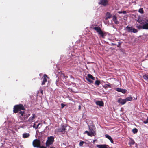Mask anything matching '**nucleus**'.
Segmentation results:
<instances>
[{
  "label": "nucleus",
  "mask_w": 148,
  "mask_h": 148,
  "mask_svg": "<svg viewBox=\"0 0 148 148\" xmlns=\"http://www.w3.org/2000/svg\"><path fill=\"white\" fill-rule=\"evenodd\" d=\"M25 108L22 104L15 105L13 108V112L14 113H16L21 110H24Z\"/></svg>",
  "instance_id": "nucleus-1"
},
{
  "label": "nucleus",
  "mask_w": 148,
  "mask_h": 148,
  "mask_svg": "<svg viewBox=\"0 0 148 148\" xmlns=\"http://www.w3.org/2000/svg\"><path fill=\"white\" fill-rule=\"evenodd\" d=\"M92 29L96 31L98 34L102 38H103L104 36V33L101 30V28L99 27H93Z\"/></svg>",
  "instance_id": "nucleus-2"
},
{
  "label": "nucleus",
  "mask_w": 148,
  "mask_h": 148,
  "mask_svg": "<svg viewBox=\"0 0 148 148\" xmlns=\"http://www.w3.org/2000/svg\"><path fill=\"white\" fill-rule=\"evenodd\" d=\"M54 141V138L53 136H51L48 138V139L46 142V145L47 147L53 144Z\"/></svg>",
  "instance_id": "nucleus-3"
},
{
  "label": "nucleus",
  "mask_w": 148,
  "mask_h": 148,
  "mask_svg": "<svg viewBox=\"0 0 148 148\" xmlns=\"http://www.w3.org/2000/svg\"><path fill=\"white\" fill-rule=\"evenodd\" d=\"M32 145L34 147L39 148L40 146V141L39 140L36 139L33 141Z\"/></svg>",
  "instance_id": "nucleus-4"
},
{
  "label": "nucleus",
  "mask_w": 148,
  "mask_h": 148,
  "mask_svg": "<svg viewBox=\"0 0 148 148\" xmlns=\"http://www.w3.org/2000/svg\"><path fill=\"white\" fill-rule=\"evenodd\" d=\"M126 29L127 31L129 32L136 33L138 32L136 29L134 28H132V27H130L128 26L126 27Z\"/></svg>",
  "instance_id": "nucleus-5"
},
{
  "label": "nucleus",
  "mask_w": 148,
  "mask_h": 148,
  "mask_svg": "<svg viewBox=\"0 0 148 148\" xmlns=\"http://www.w3.org/2000/svg\"><path fill=\"white\" fill-rule=\"evenodd\" d=\"M66 130V129L64 127V126H62L61 128H59L57 129L58 132H61L62 134L65 133Z\"/></svg>",
  "instance_id": "nucleus-6"
},
{
  "label": "nucleus",
  "mask_w": 148,
  "mask_h": 148,
  "mask_svg": "<svg viewBox=\"0 0 148 148\" xmlns=\"http://www.w3.org/2000/svg\"><path fill=\"white\" fill-rule=\"evenodd\" d=\"M42 78H43V81L42 82L41 85H44L45 83L47 82V78H49V77L46 74H45L42 77Z\"/></svg>",
  "instance_id": "nucleus-7"
},
{
  "label": "nucleus",
  "mask_w": 148,
  "mask_h": 148,
  "mask_svg": "<svg viewBox=\"0 0 148 148\" xmlns=\"http://www.w3.org/2000/svg\"><path fill=\"white\" fill-rule=\"evenodd\" d=\"M99 3L104 6H106L108 4V0H99Z\"/></svg>",
  "instance_id": "nucleus-8"
},
{
  "label": "nucleus",
  "mask_w": 148,
  "mask_h": 148,
  "mask_svg": "<svg viewBox=\"0 0 148 148\" xmlns=\"http://www.w3.org/2000/svg\"><path fill=\"white\" fill-rule=\"evenodd\" d=\"M32 116L30 117L28 119L27 121L30 123H32L34 121V120L36 118V116L34 114H32Z\"/></svg>",
  "instance_id": "nucleus-9"
},
{
  "label": "nucleus",
  "mask_w": 148,
  "mask_h": 148,
  "mask_svg": "<svg viewBox=\"0 0 148 148\" xmlns=\"http://www.w3.org/2000/svg\"><path fill=\"white\" fill-rule=\"evenodd\" d=\"M96 146L98 148H110V147L106 144L103 145H97Z\"/></svg>",
  "instance_id": "nucleus-10"
},
{
  "label": "nucleus",
  "mask_w": 148,
  "mask_h": 148,
  "mask_svg": "<svg viewBox=\"0 0 148 148\" xmlns=\"http://www.w3.org/2000/svg\"><path fill=\"white\" fill-rule=\"evenodd\" d=\"M118 102L121 105H124L126 103L125 99H122L121 98H120L118 99Z\"/></svg>",
  "instance_id": "nucleus-11"
},
{
  "label": "nucleus",
  "mask_w": 148,
  "mask_h": 148,
  "mask_svg": "<svg viewBox=\"0 0 148 148\" xmlns=\"http://www.w3.org/2000/svg\"><path fill=\"white\" fill-rule=\"evenodd\" d=\"M112 20L115 24L117 25L119 24V22L117 19V18L116 15H115L113 16Z\"/></svg>",
  "instance_id": "nucleus-12"
},
{
  "label": "nucleus",
  "mask_w": 148,
  "mask_h": 148,
  "mask_svg": "<svg viewBox=\"0 0 148 148\" xmlns=\"http://www.w3.org/2000/svg\"><path fill=\"white\" fill-rule=\"evenodd\" d=\"M112 16L110 12H107L106 14V18L105 19L106 20H107L108 19L110 18Z\"/></svg>",
  "instance_id": "nucleus-13"
},
{
  "label": "nucleus",
  "mask_w": 148,
  "mask_h": 148,
  "mask_svg": "<svg viewBox=\"0 0 148 148\" xmlns=\"http://www.w3.org/2000/svg\"><path fill=\"white\" fill-rule=\"evenodd\" d=\"M96 103L97 105H99L101 106H104V103L102 101H97L96 102Z\"/></svg>",
  "instance_id": "nucleus-14"
},
{
  "label": "nucleus",
  "mask_w": 148,
  "mask_h": 148,
  "mask_svg": "<svg viewBox=\"0 0 148 148\" xmlns=\"http://www.w3.org/2000/svg\"><path fill=\"white\" fill-rule=\"evenodd\" d=\"M105 136L106 137L108 138L110 141L112 143H114V141L112 138L110 136L107 134H106Z\"/></svg>",
  "instance_id": "nucleus-15"
},
{
  "label": "nucleus",
  "mask_w": 148,
  "mask_h": 148,
  "mask_svg": "<svg viewBox=\"0 0 148 148\" xmlns=\"http://www.w3.org/2000/svg\"><path fill=\"white\" fill-rule=\"evenodd\" d=\"M142 29H148V23L144 24L142 26Z\"/></svg>",
  "instance_id": "nucleus-16"
},
{
  "label": "nucleus",
  "mask_w": 148,
  "mask_h": 148,
  "mask_svg": "<svg viewBox=\"0 0 148 148\" xmlns=\"http://www.w3.org/2000/svg\"><path fill=\"white\" fill-rule=\"evenodd\" d=\"M89 135H88V136H89L90 137H92V136H95L96 135V133L94 131H93L92 132L91 131V132H89Z\"/></svg>",
  "instance_id": "nucleus-17"
},
{
  "label": "nucleus",
  "mask_w": 148,
  "mask_h": 148,
  "mask_svg": "<svg viewBox=\"0 0 148 148\" xmlns=\"http://www.w3.org/2000/svg\"><path fill=\"white\" fill-rule=\"evenodd\" d=\"M86 77L88 78V79H91L92 80H95V78L91 74H88L87 77Z\"/></svg>",
  "instance_id": "nucleus-18"
},
{
  "label": "nucleus",
  "mask_w": 148,
  "mask_h": 148,
  "mask_svg": "<svg viewBox=\"0 0 148 148\" xmlns=\"http://www.w3.org/2000/svg\"><path fill=\"white\" fill-rule=\"evenodd\" d=\"M30 136V134L29 133H25L23 134V138H25L28 137Z\"/></svg>",
  "instance_id": "nucleus-19"
},
{
  "label": "nucleus",
  "mask_w": 148,
  "mask_h": 148,
  "mask_svg": "<svg viewBox=\"0 0 148 148\" xmlns=\"http://www.w3.org/2000/svg\"><path fill=\"white\" fill-rule=\"evenodd\" d=\"M126 102L129 101H131L132 100V97L131 96H130L125 99Z\"/></svg>",
  "instance_id": "nucleus-20"
},
{
  "label": "nucleus",
  "mask_w": 148,
  "mask_h": 148,
  "mask_svg": "<svg viewBox=\"0 0 148 148\" xmlns=\"http://www.w3.org/2000/svg\"><path fill=\"white\" fill-rule=\"evenodd\" d=\"M18 113L19 114H21V116L22 117H24L25 116V111H20Z\"/></svg>",
  "instance_id": "nucleus-21"
},
{
  "label": "nucleus",
  "mask_w": 148,
  "mask_h": 148,
  "mask_svg": "<svg viewBox=\"0 0 148 148\" xmlns=\"http://www.w3.org/2000/svg\"><path fill=\"white\" fill-rule=\"evenodd\" d=\"M143 77L145 79L148 81V75H145L143 76Z\"/></svg>",
  "instance_id": "nucleus-22"
},
{
  "label": "nucleus",
  "mask_w": 148,
  "mask_h": 148,
  "mask_svg": "<svg viewBox=\"0 0 148 148\" xmlns=\"http://www.w3.org/2000/svg\"><path fill=\"white\" fill-rule=\"evenodd\" d=\"M132 132L134 134H135L138 132V130L136 128H134L132 130Z\"/></svg>",
  "instance_id": "nucleus-23"
},
{
  "label": "nucleus",
  "mask_w": 148,
  "mask_h": 148,
  "mask_svg": "<svg viewBox=\"0 0 148 148\" xmlns=\"http://www.w3.org/2000/svg\"><path fill=\"white\" fill-rule=\"evenodd\" d=\"M100 83V81L99 80H97L95 82V84L97 86H99V85Z\"/></svg>",
  "instance_id": "nucleus-24"
},
{
  "label": "nucleus",
  "mask_w": 148,
  "mask_h": 148,
  "mask_svg": "<svg viewBox=\"0 0 148 148\" xmlns=\"http://www.w3.org/2000/svg\"><path fill=\"white\" fill-rule=\"evenodd\" d=\"M138 12L141 14L144 13V11L142 8H141L139 9Z\"/></svg>",
  "instance_id": "nucleus-25"
},
{
  "label": "nucleus",
  "mask_w": 148,
  "mask_h": 148,
  "mask_svg": "<svg viewBox=\"0 0 148 148\" xmlns=\"http://www.w3.org/2000/svg\"><path fill=\"white\" fill-rule=\"evenodd\" d=\"M89 129L90 132H91V131L92 132L93 131H94L95 132V129L93 128V127H92L91 128L90 127H89Z\"/></svg>",
  "instance_id": "nucleus-26"
},
{
  "label": "nucleus",
  "mask_w": 148,
  "mask_h": 148,
  "mask_svg": "<svg viewBox=\"0 0 148 148\" xmlns=\"http://www.w3.org/2000/svg\"><path fill=\"white\" fill-rule=\"evenodd\" d=\"M105 86H106V87L107 88L108 87L111 88V87L110 84V83H108V84H105Z\"/></svg>",
  "instance_id": "nucleus-27"
},
{
  "label": "nucleus",
  "mask_w": 148,
  "mask_h": 148,
  "mask_svg": "<svg viewBox=\"0 0 148 148\" xmlns=\"http://www.w3.org/2000/svg\"><path fill=\"white\" fill-rule=\"evenodd\" d=\"M122 89H121V88H116V90L117 91H118V92H121V90H122Z\"/></svg>",
  "instance_id": "nucleus-28"
},
{
  "label": "nucleus",
  "mask_w": 148,
  "mask_h": 148,
  "mask_svg": "<svg viewBox=\"0 0 148 148\" xmlns=\"http://www.w3.org/2000/svg\"><path fill=\"white\" fill-rule=\"evenodd\" d=\"M86 79L90 83H92L93 82V81L91 80L90 79H88V78L86 77Z\"/></svg>",
  "instance_id": "nucleus-29"
},
{
  "label": "nucleus",
  "mask_w": 148,
  "mask_h": 148,
  "mask_svg": "<svg viewBox=\"0 0 148 148\" xmlns=\"http://www.w3.org/2000/svg\"><path fill=\"white\" fill-rule=\"evenodd\" d=\"M127 91V90L125 89H122V90L121 91V92H122L123 93L125 94L126 93Z\"/></svg>",
  "instance_id": "nucleus-30"
},
{
  "label": "nucleus",
  "mask_w": 148,
  "mask_h": 148,
  "mask_svg": "<svg viewBox=\"0 0 148 148\" xmlns=\"http://www.w3.org/2000/svg\"><path fill=\"white\" fill-rule=\"evenodd\" d=\"M143 123L145 124L148 123V117H147V119L146 120L143 121Z\"/></svg>",
  "instance_id": "nucleus-31"
},
{
  "label": "nucleus",
  "mask_w": 148,
  "mask_h": 148,
  "mask_svg": "<svg viewBox=\"0 0 148 148\" xmlns=\"http://www.w3.org/2000/svg\"><path fill=\"white\" fill-rule=\"evenodd\" d=\"M84 143V142L83 141H80L79 142V145L80 146H82L83 145Z\"/></svg>",
  "instance_id": "nucleus-32"
},
{
  "label": "nucleus",
  "mask_w": 148,
  "mask_h": 148,
  "mask_svg": "<svg viewBox=\"0 0 148 148\" xmlns=\"http://www.w3.org/2000/svg\"><path fill=\"white\" fill-rule=\"evenodd\" d=\"M137 27L140 29H142V26H141L139 25H138Z\"/></svg>",
  "instance_id": "nucleus-33"
},
{
  "label": "nucleus",
  "mask_w": 148,
  "mask_h": 148,
  "mask_svg": "<svg viewBox=\"0 0 148 148\" xmlns=\"http://www.w3.org/2000/svg\"><path fill=\"white\" fill-rule=\"evenodd\" d=\"M135 141L133 140H132L131 142V143H130V144H131V145H134L135 144Z\"/></svg>",
  "instance_id": "nucleus-34"
},
{
  "label": "nucleus",
  "mask_w": 148,
  "mask_h": 148,
  "mask_svg": "<svg viewBox=\"0 0 148 148\" xmlns=\"http://www.w3.org/2000/svg\"><path fill=\"white\" fill-rule=\"evenodd\" d=\"M89 132L88 131H86L85 132H84V134L87 133V134L88 135H89Z\"/></svg>",
  "instance_id": "nucleus-35"
},
{
  "label": "nucleus",
  "mask_w": 148,
  "mask_h": 148,
  "mask_svg": "<svg viewBox=\"0 0 148 148\" xmlns=\"http://www.w3.org/2000/svg\"><path fill=\"white\" fill-rule=\"evenodd\" d=\"M40 124V123H39L38 124V125H37V126H36V128H35V129H37V128H38V127L39 126V125Z\"/></svg>",
  "instance_id": "nucleus-36"
},
{
  "label": "nucleus",
  "mask_w": 148,
  "mask_h": 148,
  "mask_svg": "<svg viewBox=\"0 0 148 148\" xmlns=\"http://www.w3.org/2000/svg\"><path fill=\"white\" fill-rule=\"evenodd\" d=\"M127 12L125 11H122V13H123L124 14H126Z\"/></svg>",
  "instance_id": "nucleus-37"
},
{
  "label": "nucleus",
  "mask_w": 148,
  "mask_h": 148,
  "mask_svg": "<svg viewBox=\"0 0 148 148\" xmlns=\"http://www.w3.org/2000/svg\"><path fill=\"white\" fill-rule=\"evenodd\" d=\"M61 105L62 108H63L65 106V105L63 103H62L61 104Z\"/></svg>",
  "instance_id": "nucleus-38"
},
{
  "label": "nucleus",
  "mask_w": 148,
  "mask_h": 148,
  "mask_svg": "<svg viewBox=\"0 0 148 148\" xmlns=\"http://www.w3.org/2000/svg\"><path fill=\"white\" fill-rule=\"evenodd\" d=\"M39 148H47V147H45L44 146H40V147Z\"/></svg>",
  "instance_id": "nucleus-39"
},
{
  "label": "nucleus",
  "mask_w": 148,
  "mask_h": 148,
  "mask_svg": "<svg viewBox=\"0 0 148 148\" xmlns=\"http://www.w3.org/2000/svg\"><path fill=\"white\" fill-rule=\"evenodd\" d=\"M63 75L65 79L68 78V76H65L64 74H63Z\"/></svg>",
  "instance_id": "nucleus-40"
},
{
  "label": "nucleus",
  "mask_w": 148,
  "mask_h": 148,
  "mask_svg": "<svg viewBox=\"0 0 148 148\" xmlns=\"http://www.w3.org/2000/svg\"><path fill=\"white\" fill-rule=\"evenodd\" d=\"M36 125V124L34 123V124L33 125V128H35H35H36V127L35 126Z\"/></svg>",
  "instance_id": "nucleus-41"
},
{
  "label": "nucleus",
  "mask_w": 148,
  "mask_h": 148,
  "mask_svg": "<svg viewBox=\"0 0 148 148\" xmlns=\"http://www.w3.org/2000/svg\"><path fill=\"white\" fill-rule=\"evenodd\" d=\"M40 93L42 95L43 94V91L42 90H40Z\"/></svg>",
  "instance_id": "nucleus-42"
},
{
  "label": "nucleus",
  "mask_w": 148,
  "mask_h": 148,
  "mask_svg": "<svg viewBox=\"0 0 148 148\" xmlns=\"http://www.w3.org/2000/svg\"><path fill=\"white\" fill-rule=\"evenodd\" d=\"M122 11H119L118 12V13L119 14H121L122 13Z\"/></svg>",
  "instance_id": "nucleus-43"
},
{
  "label": "nucleus",
  "mask_w": 148,
  "mask_h": 148,
  "mask_svg": "<svg viewBox=\"0 0 148 148\" xmlns=\"http://www.w3.org/2000/svg\"><path fill=\"white\" fill-rule=\"evenodd\" d=\"M137 21L138 22L140 23L141 24V21H140V20H137Z\"/></svg>",
  "instance_id": "nucleus-44"
},
{
  "label": "nucleus",
  "mask_w": 148,
  "mask_h": 148,
  "mask_svg": "<svg viewBox=\"0 0 148 148\" xmlns=\"http://www.w3.org/2000/svg\"><path fill=\"white\" fill-rule=\"evenodd\" d=\"M112 45H116V44H114L112 43Z\"/></svg>",
  "instance_id": "nucleus-45"
},
{
  "label": "nucleus",
  "mask_w": 148,
  "mask_h": 148,
  "mask_svg": "<svg viewBox=\"0 0 148 148\" xmlns=\"http://www.w3.org/2000/svg\"><path fill=\"white\" fill-rule=\"evenodd\" d=\"M28 116H26V117H25L24 118V119L25 120L26 119H27V118H28Z\"/></svg>",
  "instance_id": "nucleus-46"
},
{
  "label": "nucleus",
  "mask_w": 148,
  "mask_h": 148,
  "mask_svg": "<svg viewBox=\"0 0 148 148\" xmlns=\"http://www.w3.org/2000/svg\"><path fill=\"white\" fill-rule=\"evenodd\" d=\"M120 44H119L118 45H117V47H120Z\"/></svg>",
  "instance_id": "nucleus-47"
},
{
  "label": "nucleus",
  "mask_w": 148,
  "mask_h": 148,
  "mask_svg": "<svg viewBox=\"0 0 148 148\" xmlns=\"http://www.w3.org/2000/svg\"><path fill=\"white\" fill-rule=\"evenodd\" d=\"M79 109H80V108H81V106H79Z\"/></svg>",
  "instance_id": "nucleus-48"
},
{
  "label": "nucleus",
  "mask_w": 148,
  "mask_h": 148,
  "mask_svg": "<svg viewBox=\"0 0 148 148\" xmlns=\"http://www.w3.org/2000/svg\"><path fill=\"white\" fill-rule=\"evenodd\" d=\"M30 114H28V116H27L29 117V116H30Z\"/></svg>",
  "instance_id": "nucleus-49"
},
{
  "label": "nucleus",
  "mask_w": 148,
  "mask_h": 148,
  "mask_svg": "<svg viewBox=\"0 0 148 148\" xmlns=\"http://www.w3.org/2000/svg\"><path fill=\"white\" fill-rule=\"evenodd\" d=\"M50 148H55L54 147H51Z\"/></svg>",
  "instance_id": "nucleus-50"
},
{
  "label": "nucleus",
  "mask_w": 148,
  "mask_h": 148,
  "mask_svg": "<svg viewBox=\"0 0 148 148\" xmlns=\"http://www.w3.org/2000/svg\"><path fill=\"white\" fill-rule=\"evenodd\" d=\"M95 140H93V142H94H94H95Z\"/></svg>",
  "instance_id": "nucleus-51"
},
{
  "label": "nucleus",
  "mask_w": 148,
  "mask_h": 148,
  "mask_svg": "<svg viewBox=\"0 0 148 148\" xmlns=\"http://www.w3.org/2000/svg\"><path fill=\"white\" fill-rule=\"evenodd\" d=\"M137 99V97H136V100Z\"/></svg>",
  "instance_id": "nucleus-52"
}]
</instances>
